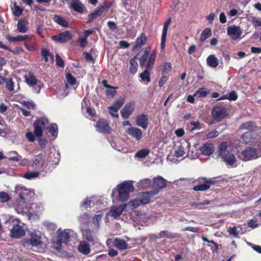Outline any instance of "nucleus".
Wrapping results in <instances>:
<instances>
[{
    "label": "nucleus",
    "mask_w": 261,
    "mask_h": 261,
    "mask_svg": "<svg viewBox=\"0 0 261 261\" xmlns=\"http://www.w3.org/2000/svg\"><path fill=\"white\" fill-rule=\"evenodd\" d=\"M70 7L75 12L80 14L84 13L85 10V6L80 0H71Z\"/></svg>",
    "instance_id": "obj_19"
},
{
    "label": "nucleus",
    "mask_w": 261,
    "mask_h": 261,
    "mask_svg": "<svg viewBox=\"0 0 261 261\" xmlns=\"http://www.w3.org/2000/svg\"><path fill=\"white\" fill-rule=\"evenodd\" d=\"M167 181L161 176H158L153 178L151 185V188L153 189L152 195H156L160 191L167 186Z\"/></svg>",
    "instance_id": "obj_6"
},
{
    "label": "nucleus",
    "mask_w": 261,
    "mask_h": 261,
    "mask_svg": "<svg viewBox=\"0 0 261 261\" xmlns=\"http://www.w3.org/2000/svg\"><path fill=\"white\" fill-rule=\"evenodd\" d=\"M126 133L133 137L136 141H139L142 138V130L137 127H131L126 129Z\"/></svg>",
    "instance_id": "obj_20"
},
{
    "label": "nucleus",
    "mask_w": 261,
    "mask_h": 261,
    "mask_svg": "<svg viewBox=\"0 0 261 261\" xmlns=\"http://www.w3.org/2000/svg\"><path fill=\"white\" fill-rule=\"evenodd\" d=\"M60 160V153L57 151L50 152L48 154L47 164L45 167L46 170L55 168Z\"/></svg>",
    "instance_id": "obj_8"
},
{
    "label": "nucleus",
    "mask_w": 261,
    "mask_h": 261,
    "mask_svg": "<svg viewBox=\"0 0 261 261\" xmlns=\"http://www.w3.org/2000/svg\"><path fill=\"white\" fill-rule=\"evenodd\" d=\"M152 191L142 192L139 195V199L142 204L149 203L150 201V196H152Z\"/></svg>",
    "instance_id": "obj_26"
},
{
    "label": "nucleus",
    "mask_w": 261,
    "mask_h": 261,
    "mask_svg": "<svg viewBox=\"0 0 261 261\" xmlns=\"http://www.w3.org/2000/svg\"><path fill=\"white\" fill-rule=\"evenodd\" d=\"M12 10L13 11V14L15 16H19L22 14L23 9L19 6L17 5L16 3H14L13 7H12Z\"/></svg>",
    "instance_id": "obj_44"
},
{
    "label": "nucleus",
    "mask_w": 261,
    "mask_h": 261,
    "mask_svg": "<svg viewBox=\"0 0 261 261\" xmlns=\"http://www.w3.org/2000/svg\"><path fill=\"white\" fill-rule=\"evenodd\" d=\"M6 87L8 89L9 91L10 92H12L14 91V83L12 79H6Z\"/></svg>",
    "instance_id": "obj_49"
},
{
    "label": "nucleus",
    "mask_w": 261,
    "mask_h": 261,
    "mask_svg": "<svg viewBox=\"0 0 261 261\" xmlns=\"http://www.w3.org/2000/svg\"><path fill=\"white\" fill-rule=\"evenodd\" d=\"M125 207L126 204H125L115 207L111 211L112 216L115 218L120 216Z\"/></svg>",
    "instance_id": "obj_33"
},
{
    "label": "nucleus",
    "mask_w": 261,
    "mask_h": 261,
    "mask_svg": "<svg viewBox=\"0 0 261 261\" xmlns=\"http://www.w3.org/2000/svg\"><path fill=\"white\" fill-rule=\"evenodd\" d=\"M77 250L84 255H88L91 250L89 244L85 241L80 242L77 247Z\"/></svg>",
    "instance_id": "obj_24"
},
{
    "label": "nucleus",
    "mask_w": 261,
    "mask_h": 261,
    "mask_svg": "<svg viewBox=\"0 0 261 261\" xmlns=\"http://www.w3.org/2000/svg\"><path fill=\"white\" fill-rule=\"evenodd\" d=\"M54 20L58 24H60V25L63 27H67L68 26V22L65 19H64L63 17L59 15H55L54 17Z\"/></svg>",
    "instance_id": "obj_38"
},
{
    "label": "nucleus",
    "mask_w": 261,
    "mask_h": 261,
    "mask_svg": "<svg viewBox=\"0 0 261 261\" xmlns=\"http://www.w3.org/2000/svg\"><path fill=\"white\" fill-rule=\"evenodd\" d=\"M135 102L134 100L127 103L120 111V114L123 118L127 119L134 111Z\"/></svg>",
    "instance_id": "obj_13"
},
{
    "label": "nucleus",
    "mask_w": 261,
    "mask_h": 261,
    "mask_svg": "<svg viewBox=\"0 0 261 261\" xmlns=\"http://www.w3.org/2000/svg\"><path fill=\"white\" fill-rule=\"evenodd\" d=\"M39 173L38 171H32V172H28L24 174L23 177L31 179L33 178L37 177L39 176Z\"/></svg>",
    "instance_id": "obj_47"
},
{
    "label": "nucleus",
    "mask_w": 261,
    "mask_h": 261,
    "mask_svg": "<svg viewBox=\"0 0 261 261\" xmlns=\"http://www.w3.org/2000/svg\"><path fill=\"white\" fill-rule=\"evenodd\" d=\"M22 244L24 246L31 245L33 247H36L38 249L43 248V243L42 241L41 237L37 236L36 234H32L29 239H24L21 241Z\"/></svg>",
    "instance_id": "obj_5"
},
{
    "label": "nucleus",
    "mask_w": 261,
    "mask_h": 261,
    "mask_svg": "<svg viewBox=\"0 0 261 261\" xmlns=\"http://www.w3.org/2000/svg\"><path fill=\"white\" fill-rule=\"evenodd\" d=\"M73 36L71 32L67 30L60 33L57 35L53 36L51 39L57 42L64 43L70 40Z\"/></svg>",
    "instance_id": "obj_12"
},
{
    "label": "nucleus",
    "mask_w": 261,
    "mask_h": 261,
    "mask_svg": "<svg viewBox=\"0 0 261 261\" xmlns=\"http://www.w3.org/2000/svg\"><path fill=\"white\" fill-rule=\"evenodd\" d=\"M25 83L30 87H34L38 84V80L32 72H29L24 76Z\"/></svg>",
    "instance_id": "obj_21"
},
{
    "label": "nucleus",
    "mask_w": 261,
    "mask_h": 261,
    "mask_svg": "<svg viewBox=\"0 0 261 261\" xmlns=\"http://www.w3.org/2000/svg\"><path fill=\"white\" fill-rule=\"evenodd\" d=\"M124 103V99L123 98H119V99L115 101L112 106L114 107V108L116 109L118 111L121 108V107L123 106Z\"/></svg>",
    "instance_id": "obj_51"
},
{
    "label": "nucleus",
    "mask_w": 261,
    "mask_h": 261,
    "mask_svg": "<svg viewBox=\"0 0 261 261\" xmlns=\"http://www.w3.org/2000/svg\"><path fill=\"white\" fill-rule=\"evenodd\" d=\"M150 70L146 68L140 74L139 77L142 81L146 82L148 83L151 82L150 73L149 72Z\"/></svg>",
    "instance_id": "obj_35"
},
{
    "label": "nucleus",
    "mask_w": 261,
    "mask_h": 261,
    "mask_svg": "<svg viewBox=\"0 0 261 261\" xmlns=\"http://www.w3.org/2000/svg\"><path fill=\"white\" fill-rule=\"evenodd\" d=\"M95 128L97 132L103 134H110L112 131L109 122L103 118L98 120L95 125Z\"/></svg>",
    "instance_id": "obj_9"
},
{
    "label": "nucleus",
    "mask_w": 261,
    "mask_h": 261,
    "mask_svg": "<svg viewBox=\"0 0 261 261\" xmlns=\"http://www.w3.org/2000/svg\"><path fill=\"white\" fill-rule=\"evenodd\" d=\"M171 21V18L169 17L168 18L164 23L163 29L162 31L161 43V48L162 50L164 49L165 47V43L166 41L167 31L170 23Z\"/></svg>",
    "instance_id": "obj_18"
},
{
    "label": "nucleus",
    "mask_w": 261,
    "mask_h": 261,
    "mask_svg": "<svg viewBox=\"0 0 261 261\" xmlns=\"http://www.w3.org/2000/svg\"><path fill=\"white\" fill-rule=\"evenodd\" d=\"M107 245L115 246L120 250H124L128 248V244L123 240L118 238L108 239L107 241Z\"/></svg>",
    "instance_id": "obj_11"
},
{
    "label": "nucleus",
    "mask_w": 261,
    "mask_h": 261,
    "mask_svg": "<svg viewBox=\"0 0 261 261\" xmlns=\"http://www.w3.org/2000/svg\"><path fill=\"white\" fill-rule=\"evenodd\" d=\"M228 147L227 143L225 142H222L218 147L219 156L222 157L226 154V150Z\"/></svg>",
    "instance_id": "obj_39"
},
{
    "label": "nucleus",
    "mask_w": 261,
    "mask_h": 261,
    "mask_svg": "<svg viewBox=\"0 0 261 261\" xmlns=\"http://www.w3.org/2000/svg\"><path fill=\"white\" fill-rule=\"evenodd\" d=\"M46 163L45 155L44 154L40 153L35 156V158L31 161L29 165L32 168L37 170L42 169L45 166Z\"/></svg>",
    "instance_id": "obj_7"
},
{
    "label": "nucleus",
    "mask_w": 261,
    "mask_h": 261,
    "mask_svg": "<svg viewBox=\"0 0 261 261\" xmlns=\"http://www.w3.org/2000/svg\"><path fill=\"white\" fill-rule=\"evenodd\" d=\"M172 66L170 62H165L163 66L162 74L166 75L171 71Z\"/></svg>",
    "instance_id": "obj_46"
},
{
    "label": "nucleus",
    "mask_w": 261,
    "mask_h": 261,
    "mask_svg": "<svg viewBox=\"0 0 261 261\" xmlns=\"http://www.w3.org/2000/svg\"><path fill=\"white\" fill-rule=\"evenodd\" d=\"M110 114L113 118H118V110L112 106L108 107Z\"/></svg>",
    "instance_id": "obj_56"
},
{
    "label": "nucleus",
    "mask_w": 261,
    "mask_h": 261,
    "mask_svg": "<svg viewBox=\"0 0 261 261\" xmlns=\"http://www.w3.org/2000/svg\"><path fill=\"white\" fill-rule=\"evenodd\" d=\"M10 199L9 195L5 192H0V201L2 202H6L9 201Z\"/></svg>",
    "instance_id": "obj_61"
},
{
    "label": "nucleus",
    "mask_w": 261,
    "mask_h": 261,
    "mask_svg": "<svg viewBox=\"0 0 261 261\" xmlns=\"http://www.w3.org/2000/svg\"><path fill=\"white\" fill-rule=\"evenodd\" d=\"M70 236L69 232L66 230L61 231L57 236V244H67L69 242Z\"/></svg>",
    "instance_id": "obj_22"
},
{
    "label": "nucleus",
    "mask_w": 261,
    "mask_h": 261,
    "mask_svg": "<svg viewBox=\"0 0 261 261\" xmlns=\"http://www.w3.org/2000/svg\"><path fill=\"white\" fill-rule=\"evenodd\" d=\"M109 6L106 4L99 6L94 12L88 15V18L86 23H89L91 22L94 19L101 15L102 13L109 9Z\"/></svg>",
    "instance_id": "obj_14"
},
{
    "label": "nucleus",
    "mask_w": 261,
    "mask_h": 261,
    "mask_svg": "<svg viewBox=\"0 0 261 261\" xmlns=\"http://www.w3.org/2000/svg\"><path fill=\"white\" fill-rule=\"evenodd\" d=\"M25 230L19 225H15L11 229L10 236L12 238L18 239L24 236Z\"/></svg>",
    "instance_id": "obj_17"
},
{
    "label": "nucleus",
    "mask_w": 261,
    "mask_h": 261,
    "mask_svg": "<svg viewBox=\"0 0 261 261\" xmlns=\"http://www.w3.org/2000/svg\"><path fill=\"white\" fill-rule=\"evenodd\" d=\"M17 27L18 31L22 33H26L28 30L26 23L21 20L18 21Z\"/></svg>",
    "instance_id": "obj_40"
},
{
    "label": "nucleus",
    "mask_w": 261,
    "mask_h": 261,
    "mask_svg": "<svg viewBox=\"0 0 261 261\" xmlns=\"http://www.w3.org/2000/svg\"><path fill=\"white\" fill-rule=\"evenodd\" d=\"M137 56H135L133 58L130 59L129 61L130 66L129 70L132 74H135L138 71V64L137 61Z\"/></svg>",
    "instance_id": "obj_30"
},
{
    "label": "nucleus",
    "mask_w": 261,
    "mask_h": 261,
    "mask_svg": "<svg viewBox=\"0 0 261 261\" xmlns=\"http://www.w3.org/2000/svg\"><path fill=\"white\" fill-rule=\"evenodd\" d=\"M201 239L202 240L204 241V242H207V243H212V244L214 245L213 246H211V250H212V251L213 252V253H217L218 252V245L217 244V243H216L213 240H208L207 238V236L206 235H205V236H202L201 237Z\"/></svg>",
    "instance_id": "obj_37"
},
{
    "label": "nucleus",
    "mask_w": 261,
    "mask_h": 261,
    "mask_svg": "<svg viewBox=\"0 0 261 261\" xmlns=\"http://www.w3.org/2000/svg\"><path fill=\"white\" fill-rule=\"evenodd\" d=\"M56 64L58 66L61 68H64L65 66L64 62L63 60L60 57L58 54L56 55Z\"/></svg>",
    "instance_id": "obj_55"
},
{
    "label": "nucleus",
    "mask_w": 261,
    "mask_h": 261,
    "mask_svg": "<svg viewBox=\"0 0 261 261\" xmlns=\"http://www.w3.org/2000/svg\"><path fill=\"white\" fill-rule=\"evenodd\" d=\"M49 122L48 119L45 117H41L37 119L33 123L34 133L36 137L41 138L43 135V129Z\"/></svg>",
    "instance_id": "obj_3"
},
{
    "label": "nucleus",
    "mask_w": 261,
    "mask_h": 261,
    "mask_svg": "<svg viewBox=\"0 0 261 261\" xmlns=\"http://www.w3.org/2000/svg\"><path fill=\"white\" fill-rule=\"evenodd\" d=\"M47 128L48 129V132L51 134L52 137L55 138L57 137L58 128L56 124L53 123L49 127H47Z\"/></svg>",
    "instance_id": "obj_42"
},
{
    "label": "nucleus",
    "mask_w": 261,
    "mask_h": 261,
    "mask_svg": "<svg viewBox=\"0 0 261 261\" xmlns=\"http://www.w3.org/2000/svg\"><path fill=\"white\" fill-rule=\"evenodd\" d=\"M212 35V30L209 28L205 29L201 33L199 41L201 42L205 41Z\"/></svg>",
    "instance_id": "obj_36"
},
{
    "label": "nucleus",
    "mask_w": 261,
    "mask_h": 261,
    "mask_svg": "<svg viewBox=\"0 0 261 261\" xmlns=\"http://www.w3.org/2000/svg\"><path fill=\"white\" fill-rule=\"evenodd\" d=\"M148 149H142L136 153V156L139 158H143L146 157L149 153Z\"/></svg>",
    "instance_id": "obj_48"
},
{
    "label": "nucleus",
    "mask_w": 261,
    "mask_h": 261,
    "mask_svg": "<svg viewBox=\"0 0 261 261\" xmlns=\"http://www.w3.org/2000/svg\"><path fill=\"white\" fill-rule=\"evenodd\" d=\"M255 123L253 121H248L242 123L240 126V128L242 129H249L255 127Z\"/></svg>",
    "instance_id": "obj_45"
},
{
    "label": "nucleus",
    "mask_w": 261,
    "mask_h": 261,
    "mask_svg": "<svg viewBox=\"0 0 261 261\" xmlns=\"http://www.w3.org/2000/svg\"><path fill=\"white\" fill-rule=\"evenodd\" d=\"M221 158L223 159V161L228 165H233L236 162V159L234 155L229 152H227Z\"/></svg>",
    "instance_id": "obj_31"
},
{
    "label": "nucleus",
    "mask_w": 261,
    "mask_h": 261,
    "mask_svg": "<svg viewBox=\"0 0 261 261\" xmlns=\"http://www.w3.org/2000/svg\"><path fill=\"white\" fill-rule=\"evenodd\" d=\"M185 154L184 147L182 146H179L177 150L175 151V156L179 158Z\"/></svg>",
    "instance_id": "obj_60"
},
{
    "label": "nucleus",
    "mask_w": 261,
    "mask_h": 261,
    "mask_svg": "<svg viewBox=\"0 0 261 261\" xmlns=\"http://www.w3.org/2000/svg\"><path fill=\"white\" fill-rule=\"evenodd\" d=\"M215 149L212 144L206 143L200 148V151L203 155H210L214 152Z\"/></svg>",
    "instance_id": "obj_25"
},
{
    "label": "nucleus",
    "mask_w": 261,
    "mask_h": 261,
    "mask_svg": "<svg viewBox=\"0 0 261 261\" xmlns=\"http://www.w3.org/2000/svg\"><path fill=\"white\" fill-rule=\"evenodd\" d=\"M179 237H180V235L178 233H171L168 232L167 230H163L159 233L158 238H166L170 239H173Z\"/></svg>",
    "instance_id": "obj_29"
},
{
    "label": "nucleus",
    "mask_w": 261,
    "mask_h": 261,
    "mask_svg": "<svg viewBox=\"0 0 261 261\" xmlns=\"http://www.w3.org/2000/svg\"><path fill=\"white\" fill-rule=\"evenodd\" d=\"M251 23L255 28L261 27V19L260 18L253 17L252 19Z\"/></svg>",
    "instance_id": "obj_58"
},
{
    "label": "nucleus",
    "mask_w": 261,
    "mask_h": 261,
    "mask_svg": "<svg viewBox=\"0 0 261 261\" xmlns=\"http://www.w3.org/2000/svg\"><path fill=\"white\" fill-rule=\"evenodd\" d=\"M41 55L44 59V61L47 62L48 61V57L53 58L54 56L53 54L49 53V50L46 48H43L41 51Z\"/></svg>",
    "instance_id": "obj_50"
},
{
    "label": "nucleus",
    "mask_w": 261,
    "mask_h": 261,
    "mask_svg": "<svg viewBox=\"0 0 261 261\" xmlns=\"http://www.w3.org/2000/svg\"><path fill=\"white\" fill-rule=\"evenodd\" d=\"M227 33L232 39L237 40L241 38L243 32L239 27L233 25L227 28Z\"/></svg>",
    "instance_id": "obj_15"
},
{
    "label": "nucleus",
    "mask_w": 261,
    "mask_h": 261,
    "mask_svg": "<svg viewBox=\"0 0 261 261\" xmlns=\"http://www.w3.org/2000/svg\"><path fill=\"white\" fill-rule=\"evenodd\" d=\"M199 185L195 186L193 187V189L195 191H205L208 190L211 186L216 184L215 178L207 179L205 177L199 178L197 180Z\"/></svg>",
    "instance_id": "obj_4"
},
{
    "label": "nucleus",
    "mask_w": 261,
    "mask_h": 261,
    "mask_svg": "<svg viewBox=\"0 0 261 261\" xmlns=\"http://www.w3.org/2000/svg\"><path fill=\"white\" fill-rule=\"evenodd\" d=\"M206 61L207 65L211 67L215 68L219 64L218 59L213 55H210L207 57Z\"/></svg>",
    "instance_id": "obj_34"
},
{
    "label": "nucleus",
    "mask_w": 261,
    "mask_h": 261,
    "mask_svg": "<svg viewBox=\"0 0 261 261\" xmlns=\"http://www.w3.org/2000/svg\"><path fill=\"white\" fill-rule=\"evenodd\" d=\"M210 203V201L208 200H203L200 202L194 203L192 205L195 206L196 207L201 209L202 208V206L205 205H207Z\"/></svg>",
    "instance_id": "obj_54"
},
{
    "label": "nucleus",
    "mask_w": 261,
    "mask_h": 261,
    "mask_svg": "<svg viewBox=\"0 0 261 261\" xmlns=\"http://www.w3.org/2000/svg\"><path fill=\"white\" fill-rule=\"evenodd\" d=\"M117 88V87L113 86H112V88H108L106 91V95L112 98L114 97L117 93L116 89Z\"/></svg>",
    "instance_id": "obj_52"
},
{
    "label": "nucleus",
    "mask_w": 261,
    "mask_h": 261,
    "mask_svg": "<svg viewBox=\"0 0 261 261\" xmlns=\"http://www.w3.org/2000/svg\"><path fill=\"white\" fill-rule=\"evenodd\" d=\"M213 117L218 121H221L227 116L226 109L222 106H215L212 111Z\"/></svg>",
    "instance_id": "obj_10"
},
{
    "label": "nucleus",
    "mask_w": 261,
    "mask_h": 261,
    "mask_svg": "<svg viewBox=\"0 0 261 261\" xmlns=\"http://www.w3.org/2000/svg\"><path fill=\"white\" fill-rule=\"evenodd\" d=\"M101 220V215H95L93 218V223L97 227H99V223Z\"/></svg>",
    "instance_id": "obj_64"
},
{
    "label": "nucleus",
    "mask_w": 261,
    "mask_h": 261,
    "mask_svg": "<svg viewBox=\"0 0 261 261\" xmlns=\"http://www.w3.org/2000/svg\"><path fill=\"white\" fill-rule=\"evenodd\" d=\"M209 93L208 91L206 90L204 87L199 88L194 94L198 98L205 97Z\"/></svg>",
    "instance_id": "obj_41"
},
{
    "label": "nucleus",
    "mask_w": 261,
    "mask_h": 261,
    "mask_svg": "<svg viewBox=\"0 0 261 261\" xmlns=\"http://www.w3.org/2000/svg\"><path fill=\"white\" fill-rule=\"evenodd\" d=\"M261 157V148L247 147L240 155V159L247 162Z\"/></svg>",
    "instance_id": "obj_2"
},
{
    "label": "nucleus",
    "mask_w": 261,
    "mask_h": 261,
    "mask_svg": "<svg viewBox=\"0 0 261 261\" xmlns=\"http://www.w3.org/2000/svg\"><path fill=\"white\" fill-rule=\"evenodd\" d=\"M0 48L6 49L12 53L14 55H19L24 52L23 49L21 47H16L14 49H12L9 46L5 45L3 42L0 41Z\"/></svg>",
    "instance_id": "obj_27"
},
{
    "label": "nucleus",
    "mask_w": 261,
    "mask_h": 261,
    "mask_svg": "<svg viewBox=\"0 0 261 261\" xmlns=\"http://www.w3.org/2000/svg\"><path fill=\"white\" fill-rule=\"evenodd\" d=\"M25 48L30 51H35L38 48L37 43L35 39L30 37L24 43Z\"/></svg>",
    "instance_id": "obj_23"
},
{
    "label": "nucleus",
    "mask_w": 261,
    "mask_h": 261,
    "mask_svg": "<svg viewBox=\"0 0 261 261\" xmlns=\"http://www.w3.org/2000/svg\"><path fill=\"white\" fill-rule=\"evenodd\" d=\"M219 135V132L215 130L207 133L205 135V137L206 139H212L218 137Z\"/></svg>",
    "instance_id": "obj_62"
},
{
    "label": "nucleus",
    "mask_w": 261,
    "mask_h": 261,
    "mask_svg": "<svg viewBox=\"0 0 261 261\" xmlns=\"http://www.w3.org/2000/svg\"><path fill=\"white\" fill-rule=\"evenodd\" d=\"M146 42L147 37L146 34L144 33H141V35L137 37L133 49L145 45Z\"/></svg>",
    "instance_id": "obj_28"
},
{
    "label": "nucleus",
    "mask_w": 261,
    "mask_h": 261,
    "mask_svg": "<svg viewBox=\"0 0 261 261\" xmlns=\"http://www.w3.org/2000/svg\"><path fill=\"white\" fill-rule=\"evenodd\" d=\"M156 57V50H153L150 55L148 61L146 64V67L147 69L152 70L154 64Z\"/></svg>",
    "instance_id": "obj_32"
},
{
    "label": "nucleus",
    "mask_w": 261,
    "mask_h": 261,
    "mask_svg": "<svg viewBox=\"0 0 261 261\" xmlns=\"http://www.w3.org/2000/svg\"><path fill=\"white\" fill-rule=\"evenodd\" d=\"M126 204V206H129L131 209L135 208L142 204L139 199H135L130 201Z\"/></svg>",
    "instance_id": "obj_43"
},
{
    "label": "nucleus",
    "mask_w": 261,
    "mask_h": 261,
    "mask_svg": "<svg viewBox=\"0 0 261 261\" xmlns=\"http://www.w3.org/2000/svg\"><path fill=\"white\" fill-rule=\"evenodd\" d=\"M149 117L147 114H141L138 115L135 119L136 125L143 129H146L148 125Z\"/></svg>",
    "instance_id": "obj_16"
},
{
    "label": "nucleus",
    "mask_w": 261,
    "mask_h": 261,
    "mask_svg": "<svg viewBox=\"0 0 261 261\" xmlns=\"http://www.w3.org/2000/svg\"><path fill=\"white\" fill-rule=\"evenodd\" d=\"M151 183H152L151 180L150 179H147V178L144 179L140 181L141 186L143 188H147L150 186H151V185H152Z\"/></svg>",
    "instance_id": "obj_59"
},
{
    "label": "nucleus",
    "mask_w": 261,
    "mask_h": 261,
    "mask_svg": "<svg viewBox=\"0 0 261 261\" xmlns=\"http://www.w3.org/2000/svg\"><path fill=\"white\" fill-rule=\"evenodd\" d=\"M134 190V187L131 181H125L119 184L117 186L119 200L122 202L126 201L129 196V193Z\"/></svg>",
    "instance_id": "obj_1"
},
{
    "label": "nucleus",
    "mask_w": 261,
    "mask_h": 261,
    "mask_svg": "<svg viewBox=\"0 0 261 261\" xmlns=\"http://www.w3.org/2000/svg\"><path fill=\"white\" fill-rule=\"evenodd\" d=\"M78 42L80 44V46L82 48H84L87 43V38L84 36H80L77 39Z\"/></svg>",
    "instance_id": "obj_57"
},
{
    "label": "nucleus",
    "mask_w": 261,
    "mask_h": 261,
    "mask_svg": "<svg viewBox=\"0 0 261 261\" xmlns=\"http://www.w3.org/2000/svg\"><path fill=\"white\" fill-rule=\"evenodd\" d=\"M67 82L71 85H74L75 84L76 80L75 77L70 73H67L66 75Z\"/></svg>",
    "instance_id": "obj_53"
},
{
    "label": "nucleus",
    "mask_w": 261,
    "mask_h": 261,
    "mask_svg": "<svg viewBox=\"0 0 261 261\" xmlns=\"http://www.w3.org/2000/svg\"><path fill=\"white\" fill-rule=\"evenodd\" d=\"M228 232L229 234L233 236L236 238L239 237V232L237 231V227H229Z\"/></svg>",
    "instance_id": "obj_63"
}]
</instances>
